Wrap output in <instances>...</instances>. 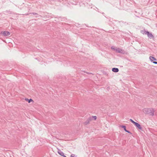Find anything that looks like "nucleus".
Segmentation results:
<instances>
[{"label":"nucleus","mask_w":157,"mask_h":157,"mask_svg":"<svg viewBox=\"0 0 157 157\" xmlns=\"http://www.w3.org/2000/svg\"><path fill=\"white\" fill-rule=\"evenodd\" d=\"M143 111L145 113L153 116L154 115L155 110L153 108H145L143 109Z\"/></svg>","instance_id":"f257e3e1"},{"label":"nucleus","mask_w":157,"mask_h":157,"mask_svg":"<svg viewBox=\"0 0 157 157\" xmlns=\"http://www.w3.org/2000/svg\"><path fill=\"white\" fill-rule=\"evenodd\" d=\"M115 51L117 52L123 54H124L125 53V52L124 50L119 48H116L115 49Z\"/></svg>","instance_id":"f03ea898"},{"label":"nucleus","mask_w":157,"mask_h":157,"mask_svg":"<svg viewBox=\"0 0 157 157\" xmlns=\"http://www.w3.org/2000/svg\"><path fill=\"white\" fill-rule=\"evenodd\" d=\"M144 33H145L146 34H147V36L150 39H152L154 37V36L153 35L148 31H145Z\"/></svg>","instance_id":"7ed1b4c3"},{"label":"nucleus","mask_w":157,"mask_h":157,"mask_svg":"<svg viewBox=\"0 0 157 157\" xmlns=\"http://www.w3.org/2000/svg\"><path fill=\"white\" fill-rule=\"evenodd\" d=\"M1 33L2 34L5 36H9L10 35V33L9 32L6 31L3 32H1Z\"/></svg>","instance_id":"20e7f679"},{"label":"nucleus","mask_w":157,"mask_h":157,"mask_svg":"<svg viewBox=\"0 0 157 157\" xmlns=\"http://www.w3.org/2000/svg\"><path fill=\"white\" fill-rule=\"evenodd\" d=\"M149 59L151 62H153V61H156L157 60L155 58L152 56H150L149 57Z\"/></svg>","instance_id":"39448f33"},{"label":"nucleus","mask_w":157,"mask_h":157,"mask_svg":"<svg viewBox=\"0 0 157 157\" xmlns=\"http://www.w3.org/2000/svg\"><path fill=\"white\" fill-rule=\"evenodd\" d=\"M135 125L139 129H142L141 125L138 123L136 122V123H135Z\"/></svg>","instance_id":"423d86ee"},{"label":"nucleus","mask_w":157,"mask_h":157,"mask_svg":"<svg viewBox=\"0 0 157 157\" xmlns=\"http://www.w3.org/2000/svg\"><path fill=\"white\" fill-rule=\"evenodd\" d=\"M112 71L115 72H117L119 71V69L117 68H112Z\"/></svg>","instance_id":"0eeeda50"},{"label":"nucleus","mask_w":157,"mask_h":157,"mask_svg":"<svg viewBox=\"0 0 157 157\" xmlns=\"http://www.w3.org/2000/svg\"><path fill=\"white\" fill-rule=\"evenodd\" d=\"M25 100L27 101H28L29 103H30L31 101H33L32 99H30L29 100V99H25Z\"/></svg>","instance_id":"6e6552de"},{"label":"nucleus","mask_w":157,"mask_h":157,"mask_svg":"<svg viewBox=\"0 0 157 157\" xmlns=\"http://www.w3.org/2000/svg\"><path fill=\"white\" fill-rule=\"evenodd\" d=\"M122 128H123L124 129V130H125L126 132H128V133H129V131H128V130H127L126 129V127H125V126L123 125V126H122Z\"/></svg>","instance_id":"1a4fd4ad"},{"label":"nucleus","mask_w":157,"mask_h":157,"mask_svg":"<svg viewBox=\"0 0 157 157\" xmlns=\"http://www.w3.org/2000/svg\"><path fill=\"white\" fill-rule=\"evenodd\" d=\"M58 153L61 155L64 156V153L63 152H61V151H60L58 152Z\"/></svg>","instance_id":"9d476101"},{"label":"nucleus","mask_w":157,"mask_h":157,"mask_svg":"<svg viewBox=\"0 0 157 157\" xmlns=\"http://www.w3.org/2000/svg\"><path fill=\"white\" fill-rule=\"evenodd\" d=\"M130 121L134 124H135V123H136V122H134L133 120H132V119H130Z\"/></svg>","instance_id":"9b49d317"},{"label":"nucleus","mask_w":157,"mask_h":157,"mask_svg":"<svg viewBox=\"0 0 157 157\" xmlns=\"http://www.w3.org/2000/svg\"><path fill=\"white\" fill-rule=\"evenodd\" d=\"M93 117L94 118V120H96L97 119V117L96 116H93Z\"/></svg>","instance_id":"f8f14e48"},{"label":"nucleus","mask_w":157,"mask_h":157,"mask_svg":"<svg viewBox=\"0 0 157 157\" xmlns=\"http://www.w3.org/2000/svg\"><path fill=\"white\" fill-rule=\"evenodd\" d=\"M116 48H114V47H113H113H111V49H112L114 50V51H115V49H116Z\"/></svg>","instance_id":"ddd939ff"},{"label":"nucleus","mask_w":157,"mask_h":157,"mask_svg":"<svg viewBox=\"0 0 157 157\" xmlns=\"http://www.w3.org/2000/svg\"><path fill=\"white\" fill-rule=\"evenodd\" d=\"M153 63L155 64H157V62L156 61H153Z\"/></svg>","instance_id":"4468645a"},{"label":"nucleus","mask_w":157,"mask_h":157,"mask_svg":"<svg viewBox=\"0 0 157 157\" xmlns=\"http://www.w3.org/2000/svg\"><path fill=\"white\" fill-rule=\"evenodd\" d=\"M33 14L34 15L37 14L36 13H33Z\"/></svg>","instance_id":"2eb2a0df"},{"label":"nucleus","mask_w":157,"mask_h":157,"mask_svg":"<svg viewBox=\"0 0 157 157\" xmlns=\"http://www.w3.org/2000/svg\"><path fill=\"white\" fill-rule=\"evenodd\" d=\"M73 155L74 156V155L73 154L71 155V157H75L74 156H73Z\"/></svg>","instance_id":"dca6fc26"},{"label":"nucleus","mask_w":157,"mask_h":157,"mask_svg":"<svg viewBox=\"0 0 157 157\" xmlns=\"http://www.w3.org/2000/svg\"><path fill=\"white\" fill-rule=\"evenodd\" d=\"M86 73L88 74H91V73H88L87 72H86Z\"/></svg>","instance_id":"f3484780"}]
</instances>
